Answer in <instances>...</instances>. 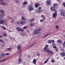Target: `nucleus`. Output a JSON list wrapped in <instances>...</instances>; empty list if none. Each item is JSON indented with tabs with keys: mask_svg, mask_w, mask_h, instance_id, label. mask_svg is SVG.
I'll return each mask as SVG.
<instances>
[{
	"mask_svg": "<svg viewBox=\"0 0 65 65\" xmlns=\"http://www.w3.org/2000/svg\"><path fill=\"white\" fill-rule=\"evenodd\" d=\"M37 60V59H34L33 61V62L35 65H36V60Z\"/></svg>",
	"mask_w": 65,
	"mask_h": 65,
	"instance_id": "2eb2a0df",
	"label": "nucleus"
},
{
	"mask_svg": "<svg viewBox=\"0 0 65 65\" xmlns=\"http://www.w3.org/2000/svg\"><path fill=\"white\" fill-rule=\"evenodd\" d=\"M18 60L19 61V62H22V59L20 58H19L18 59Z\"/></svg>",
	"mask_w": 65,
	"mask_h": 65,
	"instance_id": "473e14b6",
	"label": "nucleus"
},
{
	"mask_svg": "<svg viewBox=\"0 0 65 65\" xmlns=\"http://www.w3.org/2000/svg\"><path fill=\"white\" fill-rule=\"evenodd\" d=\"M53 46V48H57V47L56 46Z\"/></svg>",
	"mask_w": 65,
	"mask_h": 65,
	"instance_id": "8fccbe9b",
	"label": "nucleus"
},
{
	"mask_svg": "<svg viewBox=\"0 0 65 65\" xmlns=\"http://www.w3.org/2000/svg\"><path fill=\"white\" fill-rule=\"evenodd\" d=\"M19 56L20 57H21L22 56V55H21V54H19Z\"/></svg>",
	"mask_w": 65,
	"mask_h": 65,
	"instance_id": "680f3d73",
	"label": "nucleus"
},
{
	"mask_svg": "<svg viewBox=\"0 0 65 65\" xmlns=\"http://www.w3.org/2000/svg\"><path fill=\"white\" fill-rule=\"evenodd\" d=\"M17 24H21V22L20 21H18L16 22Z\"/></svg>",
	"mask_w": 65,
	"mask_h": 65,
	"instance_id": "a211bd4d",
	"label": "nucleus"
},
{
	"mask_svg": "<svg viewBox=\"0 0 65 65\" xmlns=\"http://www.w3.org/2000/svg\"><path fill=\"white\" fill-rule=\"evenodd\" d=\"M2 28L4 30H6V28L4 27H3Z\"/></svg>",
	"mask_w": 65,
	"mask_h": 65,
	"instance_id": "e433bc0d",
	"label": "nucleus"
},
{
	"mask_svg": "<svg viewBox=\"0 0 65 65\" xmlns=\"http://www.w3.org/2000/svg\"><path fill=\"white\" fill-rule=\"evenodd\" d=\"M48 42L49 43H51V42H52L51 41V40H49L48 41Z\"/></svg>",
	"mask_w": 65,
	"mask_h": 65,
	"instance_id": "c03bdc74",
	"label": "nucleus"
},
{
	"mask_svg": "<svg viewBox=\"0 0 65 65\" xmlns=\"http://www.w3.org/2000/svg\"><path fill=\"white\" fill-rule=\"evenodd\" d=\"M57 42L59 43H62V41L61 40H59L57 41Z\"/></svg>",
	"mask_w": 65,
	"mask_h": 65,
	"instance_id": "b1692460",
	"label": "nucleus"
},
{
	"mask_svg": "<svg viewBox=\"0 0 65 65\" xmlns=\"http://www.w3.org/2000/svg\"><path fill=\"white\" fill-rule=\"evenodd\" d=\"M35 11L36 12H40V10H39L38 9H37L35 10Z\"/></svg>",
	"mask_w": 65,
	"mask_h": 65,
	"instance_id": "412c9836",
	"label": "nucleus"
},
{
	"mask_svg": "<svg viewBox=\"0 0 65 65\" xmlns=\"http://www.w3.org/2000/svg\"><path fill=\"white\" fill-rule=\"evenodd\" d=\"M42 18V19H45V16L43 15H42L41 16Z\"/></svg>",
	"mask_w": 65,
	"mask_h": 65,
	"instance_id": "cd10ccee",
	"label": "nucleus"
},
{
	"mask_svg": "<svg viewBox=\"0 0 65 65\" xmlns=\"http://www.w3.org/2000/svg\"><path fill=\"white\" fill-rule=\"evenodd\" d=\"M58 28H59V26L58 25L56 26L55 27V29H58Z\"/></svg>",
	"mask_w": 65,
	"mask_h": 65,
	"instance_id": "c9c22d12",
	"label": "nucleus"
},
{
	"mask_svg": "<svg viewBox=\"0 0 65 65\" xmlns=\"http://www.w3.org/2000/svg\"><path fill=\"white\" fill-rule=\"evenodd\" d=\"M1 57H4L5 56V54L4 53H2L1 54Z\"/></svg>",
	"mask_w": 65,
	"mask_h": 65,
	"instance_id": "9b49d317",
	"label": "nucleus"
},
{
	"mask_svg": "<svg viewBox=\"0 0 65 65\" xmlns=\"http://www.w3.org/2000/svg\"><path fill=\"white\" fill-rule=\"evenodd\" d=\"M11 50V48H7V50H8L9 51H10Z\"/></svg>",
	"mask_w": 65,
	"mask_h": 65,
	"instance_id": "a18cd8bd",
	"label": "nucleus"
},
{
	"mask_svg": "<svg viewBox=\"0 0 65 65\" xmlns=\"http://www.w3.org/2000/svg\"><path fill=\"white\" fill-rule=\"evenodd\" d=\"M61 14L63 17H65V11L63 9H61Z\"/></svg>",
	"mask_w": 65,
	"mask_h": 65,
	"instance_id": "7ed1b4c3",
	"label": "nucleus"
},
{
	"mask_svg": "<svg viewBox=\"0 0 65 65\" xmlns=\"http://www.w3.org/2000/svg\"><path fill=\"white\" fill-rule=\"evenodd\" d=\"M51 42H52L53 43H54V42H55V41H54V40H51Z\"/></svg>",
	"mask_w": 65,
	"mask_h": 65,
	"instance_id": "864d4df0",
	"label": "nucleus"
},
{
	"mask_svg": "<svg viewBox=\"0 0 65 65\" xmlns=\"http://www.w3.org/2000/svg\"><path fill=\"white\" fill-rule=\"evenodd\" d=\"M48 59H47L45 61L44 63V64H45V63H46L47 62V61H48Z\"/></svg>",
	"mask_w": 65,
	"mask_h": 65,
	"instance_id": "f704fd0d",
	"label": "nucleus"
},
{
	"mask_svg": "<svg viewBox=\"0 0 65 65\" xmlns=\"http://www.w3.org/2000/svg\"><path fill=\"white\" fill-rule=\"evenodd\" d=\"M3 36L5 37H7V34L6 33H4L3 34Z\"/></svg>",
	"mask_w": 65,
	"mask_h": 65,
	"instance_id": "6ab92c4d",
	"label": "nucleus"
},
{
	"mask_svg": "<svg viewBox=\"0 0 65 65\" xmlns=\"http://www.w3.org/2000/svg\"><path fill=\"white\" fill-rule=\"evenodd\" d=\"M51 62H52V63H54L55 62V60H54V59H52L51 60Z\"/></svg>",
	"mask_w": 65,
	"mask_h": 65,
	"instance_id": "72a5a7b5",
	"label": "nucleus"
},
{
	"mask_svg": "<svg viewBox=\"0 0 65 65\" xmlns=\"http://www.w3.org/2000/svg\"><path fill=\"white\" fill-rule=\"evenodd\" d=\"M5 15V14H1L0 15V18H2L4 17V16Z\"/></svg>",
	"mask_w": 65,
	"mask_h": 65,
	"instance_id": "dca6fc26",
	"label": "nucleus"
},
{
	"mask_svg": "<svg viewBox=\"0 0 65 65\" xmlns=\"http://www.w3.org/2000/svg\"><path fill=\"white\" fill-rule=\"evenodd\" d=\"M52 46H56V43H53V44H52Z\"/></svg>",
	"mask_w": 65,
	"mask_h": 65,
	"instance_id": "a19ab883",
	"label": "nucleus"
},
{
	"mask_svg": "<svg viewBox=\"0 0 65 65\" xmlns=\"http://www.w3.org/2000/svg\"><path fill=\"white\" fill-rule=\"evenodd\" d=\"M55 51L56 52H58V49L57 48H56Z\"/></svg>",
	"mask_w": 65,
	"mask_h": 65,
	"instance_id": "5fc2aeb1",
	"label": "nucleus"
},
{
	"mask_svg": "<svg viewBox=\"0 0 65 65\" xmlns=\"http://www.w3.org/2000/svg\"><path fill=\"white\" fill-rule=\"evenodd\" d=\"M17 48L19 52H20V53H22V52L21 51L22 49H21V45H19L17 46Z\"/></svg>",
	"mask_w": 65,
	"mask_h": 65,
	"instance_id": "39448f33",
	"label": "nucleus"
},
{
	"mask_svg": "<svg viewBox=\"0 0 65 65\" xmlns=\"http://www.w3.org/2000/svg\"><path fill=\"white\" fill-rule=\"evenodd\" d=\"M30 25L31 26V27H33V26H34V24L32 23H30Z\"/></svg>",
	"mask_w": 65,
	"mask_h": 65,
	"instance_id": "c85d7f7f",
	"label": "nucleus"
},
{
	"mask_svg": "<svg viewBox=\"0 0 65 65\" xmlns=\"http://www.w3.org/2000/svg\"><path fill=\"white\" fill-rule=\"evenodd\" d=\"M27 26H25L23 27V29H26V28H27Z\"/></svg>",
	"mask_w": 65,
	"mask_h": 65,
	"instance_id": "ea45409f",
	"label": "nucleus"
},
{
	"mask_svg": "<svg viewBox=\"0 0 65 65\" xmlns=\"http://www.w3.org/2000/svg\"><path fill=\"white\" fill-rule=\"evenodd\" d=\"M21 35L22 36H23V35Z\"/></svg>",
	"mask_w": 65,
	"mask_h": 65,
	"instance_id": "69168bd1",
	"label": "nucleus"
},
{
	"mask_svg": "<svg viewBox=\"0 0 65 65\" xmlns=\"http://www.w3.org/2000/svg\"><path fill=\"white\" fill-rule=\"evenodd\" d=\"M10 55V54L9 53H7L6 54V55L7 56H8V55Z\"/></svg>",
	"mask_w": 65,
	"mask_h": 65,
	"instance_id": "09e8293b",
	"label": "nucleus"
},
{
	"mask_svg": "<svg viewBox=\"0 0 65 65\" xmlns=\"http://www.w3.org/2000/svg\"><path fill=\"white\" fill-rule=\"evenodd\" d=\"M50 34H46V35H45L44 37L43 38H45V37H47V36H48V35H50Z\"/></svg>",
	"mask_w": 65,
	"mask_h": 65,
	"instance_id": "4be33fe9",
	"label": "nucleus"
},
{
	"mask_svg": "<svg viewBox=\"0 0 65 65\" xmlns=\"http://www.w3.org/2000/svg\"><path fill=\"white\" fill-rule=\"evenodd\" d=\"M0 2H1V5H5V6H7V3H4V0H0Z\"/></svg>",
	"mask_w": 65,
	"mask_h": 65,
	"instance_id": "f03ea898",
	"label": "nucleus"
},
{
	"mask_svg": "<svg viewBox=\"0 0 65 65\" xmlns=\"http://www.w3.org/2000/svg\"><path fill=\"white\" fill-rule=\"evenodd\" d=\"M57 16V12L56 11L53 14V17L54 18H55Z\"/></svg>",
	"mask_w": 65,
	"mask_h": 65,
	"instance_id": "1a4fd4ad",
	"label": "nucleus"
},
{
	"mask_svg": "<svg viewBox=\"0 0 65 65\" xmlns=\"http://www.w3.org/2000/svg\"><path fill=\"white\" fill-rule=\"evenodd\" d=\"M28 9L30 10V11H31L32 10H34V7H33L31 6H29L28 7Z\"/></svg>",
	"mask_w": 65,
	"mask_h": 65,
	"instance_id": "20e7f679",
	"label": "nucleus"
},
{
	"mask_svg": "<svg viewBox=\"0 0 65 65\" xmlns=\"http://www.w3.org/2000/svg\"><path fill=\"white\" fill-rule=\"evenodd\" d=\"M37 55H38V56H40V54H39V53H38L37 54Z\"/></svg>",
	"mask_w": 65,
	"mask_h": 65,
	"instance_id": "6e6d98bb",
	"label": "nucleus"
},
{
	"mask_svg": "<svg viewBox=\"0 0 65 65\" xmlns=\"http://www.w3.org/2000/svg\"><path fill=\"white\" fill-rule=\"evenodd\" d=\"M33 45L32 44L31 45L29 46L28 47H27V49H28V48H30V47H32V46H33Z\"/></svg>",
	"mask_w": 65,
	"mask_h": 65,
	"instance_id": "c756f323",
	"label": "nucleus"
},
{
	"mask_svg": "<svg viewBox=\"0 0 65 65\" xmlns=\"http://www.w3.org/2000/svg\"><path fill=\"white\" fill-rule=\"evenodd\" d=\"M2 42L3 43L4 42V41H3L1 39H0V42Z\"/></svg>",
	"mask_w": 65,
	"mask_h": 65,
	"instance_id": "37998d69",
	"label": "nucleus"
},
{
	"mask_svg": "<svg viewBox=\"0 0 65 65\" xmlns=\"http://www.w3.org/2000/svg\"><path fill=\"white\" fill-rule=\"evenodd\" d=\"M62 5L64 6V7H65V3H64L62 4Z\"/></svg>",
	"mask_w": 65,
	"mask_h": 65,
	"instance_id": "49530a36",
	"label": "nucleus"
},
{
	"mask_svg": "<svg viewBox=\"0 0 65 65\" xmlns=\"http://www.w3.org/2000/svg\"><path fill=\"white\" fill-rule=\"evenodd\" d=\"M0 23L1 24H3V23H4V20H1V19H0Z\"/></svg>",
	"mask_w": 65,
	"mask_h": 65,
	"instance_id": "4468645a",
	"label": "nucleus"
},
{
	"mask_svg": "<svg viewBox=\"0 0 65 65\" xmlns=\"http://www.w3.org/2000/svg\"><path fill=\"white\" fill-rule=\"evenodd\" d=\"M53 6V7H55V8H56L57 6V5L56 4H54Z\"/></svg>",
	"mask_w": 65,
	"mask_h": 65,
	"instance_id": "bb28decb",
	"label": "nucleus"
},
{
	"mask_svg": "<svg viewBox=\"0 0 65 65\" xmlns=\"http://www.w3.org/2000/svg\"><path fill=\"white\" fill-rule=\"evenodd\" d=\"M40 5V4H39L38 3V4H36L35 5V7L36 8H37L38 7H39V6Z\"/></svg>",
	"mask_w": 65,
	"mask_h": 65,
	"instance_id": "9d476101",
	"label": "nucleus"
},
{
	"mask_svg": "<svg viewBox=\"0 0 65 65\" xmlns=\"http://www.w3.org/2000/svg\"><path fill=\"white\" fill-rule=\"evenodd\" d=\"M43 21V19H41L40 20V22H41Z\"/></svg>",
	"mask_w": 65,
	"mask_h": 65,
	"instance_id": "79ce46f5",
	"label": "nucleus"
},
{
	"mask_svg": "<svg viewBox=\"0 0 65 65\" xmlns=\"http://www.w3.org/2000/svg\"><path fill=\"white\" fill-rule=\"evenodd\" d=\"M0 12L2 13H4V11L3 10H0Z\"/></svg>",
	"mask_w": 65,
	"mask_h": 65,
	"instance_id": "2f4dec72",
	"label": "nucleus"
},
{
	"mask_svg": "<svg viewBox=\"0 0 65 65\" xmlns=\"http://www.w3.org/2000/svg\"><path fill=\"white\" fill-rule=\"evenodd\" d=\"M50 10L51 11H56V12H57V11L56 10L55 7H54L53 6V7H51L50 8Z\"/></svg>",
	"mask_w": 65,
	"mask_h": 65,
	"instance_id": "0eeeda50",
	"label": "nucleus"
},
{
	"mask_svg": "<svg viewBox=\"0 0 65 65\" xmlns=\"http://www.w3.org/2000/svg\"><path fill=\"white\" fill-rule=\"evenodd\" d=\"M34 34L36 35V34H39V31H38V29H36L34 31Z\"/></svg>",
	"mask_w": 65,
	"mask_h": 65,
	"instance_id": "423d86ee",
	"label": "nucleus"
},
{
	"mask_svg": "<svg viewBox=\"0 0 65 65\" xmlns=\"http://www.w3.org/2000/svg\"><path fill=\"white\" fill-rule=\"evenodd\" d=\"M2 60L3 61H3H6V60H7V59H3Z\"/></svg>",
	"mask_w": 65,
	"mask_h": 65,
	"instance_id": "3c124183",
	"label": "nucleus"
},
{
	"mask_svg": "<svg viewBox=\"0 0 65 65\" xmlns=\"http://www.w3.org/2000/svg\"><path fill=\"white\" fill-rule=\"evenodd\" d=\"M27 4H28V2L27 1L24 2L23 3V5H27Z\"/></svg>",
	"mask_w": 65,
	"mask_h": 65,
	"instance_id": "a878e982",
	"label": "nucleus"
},
{
	"mask_svg": "<svg viewBox=\"0 0 65 65\" xmlns=\"http://www.w3.org/2000/svg\"><path fill=\"white\" fill-rule=\"evenodd\" d=\"M14 2H15L16 3H18L20 2V1L18 0H14Z\"/></svg>",
	"mask_w": 65,
	"mask_h": 65,
	"instance_id": "393cba45",
	"label": "nucleus"
},
{
	"mask_svg": "<svg viewBox=\"0 0 65 65\" xmlns=\"http://www.w3.org/2000/svg\"><path fill=\"white\" fill-rule=\"evenodd\" d=\"M16 30L17 31H21V29H20L19 27H17L16 28Z\"/></svg>",
	"mask_w": 65,
	"mask_h": 65,
	"instance_id": "5701e85b",
	"label": "nucleus"
},
{
	"mask_svg": "<svg viewBox=\"0 0 65 65\" xmlns=\"http://www.w3.org/2000/svg\"><path fill=\"white\" fill-rule=\"evenodd\" d=\"M2 36L0 35V38H2Z\"/></svg>",
	"mask_w": 65,
	"mask_h": 65,
	"instance_id": "052dcab7",
	"label": "nucleus"
},
{
	"mask_svg": "<svg viewBox=\"0 0 65 65\" xmlns=\"http://www.w3.org/2000/svg\"><path fill=\"white\" fill-rule=\"evenodd\" d=\"M20 63V62H18V63H17V64H19Z\"/></svg>",
	"mask_w": 65,
	"mask_h": 65,
	"instance_id": "0e129e2a",
	"label": "nucleus"
},
{
	"mask_svg": "<svg viewBox=\"0 0 65 65\" xmlns=\"http://www.w3.org/2000/svg\"><path fill=\"white\" fill-rule=\"evenodd\" d=\"M38 30V31L39 32V31H41V29L39 28V29H37Z\"/></svg>",
	"mask_w": 65,
	"mask_h": 65,
	"instance_id": "603ef678",
	"label": "nucleus"
},
{
	"mask_svg": "<svg viewBox=\"0 0 65 65\" xmlns=\"http://www.w3.org/2000/svg\"><path fill=\"white\" fill-rule=\"evenodd\" d=\"M34 21V18H32L29 20V21L30 22H33Z\"/></svg>",
	"mask_w": 65,
	"mask_h": 65,
	"instance_id": "f3484780",
	"label": "nucleus"
},
{
	"mask_svg": "<svg viewBox=\"0 0 65 65\" xmlns=\"http://www.w3.org/2000/svg\"><path fill=\"white\" fill-rule=\"evenodd\" d=\"M8 31H9V32H12V30H8Z\"/></svg>",
	"mask_w": 65,
	"mask_h": 65,
	"instance_id": "13d9d810",
	"label": "nucleus"
},
{
	"mask_svg": "<svg viewBox=\"0 0 65 65\" xmlns=\"http://www.w3.org/2000/svg\"><path fill=\"white\" fill-rule=\"evenodd\" d=\"M21 20H23V21H26L27 20L24 18V17H21Z\"/></svg>",
	"mask_w": 65,
	"mask_h": 65,
	"instance_id": "aec40b11",
	"label": "nucleus"
},
{
	"mask_svg": "<svg viewBox=\"0 0 65 65\" xmlns=\"http://www.w3.org/2000/svg\"><path fill=\"white\" fill-rule=\"evenodd\" d=\"M24 29H20V31H21V32H24Z\"/></svg>",
	"mask_w": 65,
	"mask_h": 65,
	"instance_id": "4c0bfd02",
	"label": "nucleus"
},
{
	"mask_svg": "<svg viewBox=\"0 0 65 65\" xmlns=\"http://www.w3.org/2000/svg\"><path fill=\"white\" fill-rule=\"evenodd\" d=\"M60 55L62 57H65V53L64 52H62V53H61Z\"/></svg>",
	"mask_w": 65,
	"mask_h": 65,
	"instance_id": "ddd939ff",
	"label": "nucleus"
},
{
	"mask_svg": "<svg viewBox=\"0 0 65 65\" xmlns=\"http://www.w3.org/2000/svg\"><path fill=\"white\" fill-rule=\"evenodd\" d=\"M63 37H64V38H65V34H63L62 35Z\"/></svg>",
	"mask_w": 65,
	"mask_h": 65,
	"instance_id": "bf43d9fd",
	"label": "nucleus"
},
{
	"mask_svg": "<svg viewBox=\"0 0 65 65\" xmlns=\"http://www.w3.org/2000/svg\"><path fill=\"white\" fill-rule=\"evenodd\" d=\"M7 18L9 20L11 19L12 21L11 22V23H13V22H14V20H13V18L10 17V16H8Z\"/></svg>",
	"mask_w": 65,
	"mask_h": 65,
	"instance_id": "6e6552de",
	"label": "nucleus"
},
{
	"mask_svg": "<svg viewBox=\"0 0 65 65\" xmlns=\"http://www.w3.org/2000/svg\"><path fill=\"white\" fill-rule=\"evenodd\" d=\"M36 43V42H34L32 44L33 45H34V44H35Z\"/></svg>",
	"mask_w": 65,
	"mask_h": 65,
	"instance_id": "4d7b16f0",
	"label": "nucleus"
},
{
	"mask_svg": "<svg viewBox=\"0 0 65 65\" xmlns=\"http://www.w3.org/2000/svg\"><path fill=\"white\" fill-rule=\"evenodd\" d=\"M3 62L2 60H0V62Z\"/></svg>",
	"mask_w": 65,
	"mask_h": 65,
	"instance_id": "e2e57ef3",
	"label": "nucleus"
},
{
	"mask_svg": "<svg viewBox=\"0 0 65 65\" xmlns=\"http://www.w3.org/2000/svg\"><path fill=\"white\" fill-rule=\"evenodd\" d=\"M48 47V45H45V47L44 48V51L46 52H47V53L51 54H54V53H53V52L52 51L49 50L48 48H47Z\"/></svg>",
	"mask_w": 65,
	"mask_h": 65,
	"instance_id": "f257e3e1",
	"label": "nucleus"
},
{
	"mask_svg": "<svg viewBox=\"0 0 65 65\" xmlns=\"http://www.w3.org/2000/svg\"><path fill=\"white\" fill-rule=\"evenodd\" d=\"M41 7H39V9H38L39 10H40V11H41Z\"/></svg>",
	"mask_w": 65,
	"mask_h": 65,
	"instance_id": "de8ad7c7",
	"label": "nucleus"
},
{
	"mask_svg": "<svg viewBox=\"0 0 65 65\" xmlns=\"http://www.w3.org/2000/svg\"><path fill=\"white\" fill-rule=\"evenodd\" d=\"M25 22H23V21H21V24H25Z\"/></svg>",
	"mask_w": 65,
	"mask_h": 65,
	"instance_id": "7c9ffc66",
	"label": "nucleus"
},
{
	"mask_svg": "<svg viewBox=\"0 0 65 65\" xmlns=\"http://www.w3.org/2000/svg\"><path fill=\"white\" fill-rule=\"evenodd\" d=\"M63 44V47H65V41L64 42Z\"/></svg>",
	"mask_w": 65,
	"mask_h": 65,
	"instance_id": "58836bf2",
	"label": "nucleus"
},
{
	"mask_svg": "<svg viewBox=\"0 0 65 65\" xmlns=\"http://www.w3.org/2000/svg\"><path fill=\"white\" fill-rule=\"evenodd\" d=\"M47 5H51V2L50 1H47Z\"/></svg>",
	"mask_w": 65,
	"mask_h": 65,
	"instance_id": "f8f14e48",
	"label": "nucleus"
}]
</instances>
